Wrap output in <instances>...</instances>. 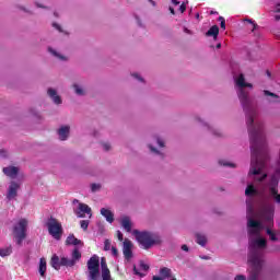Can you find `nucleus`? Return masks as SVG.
Segmentation results:
<instances>
[{"label":"nucleus","mask_w":280,"mask_h":280,"mask_svg":"<svg viewBox=\"0 0 280 280\" xmlns=\"http://www.w3.org/2000/svg\"><path fill=\"white\" fill-rule=\"evenodd\" d=\"M122 253L127 261L132 259V242H130L128 238H126L122 243Z\"/></svg>","instance_id":"obj_7"},{"label":"nucleus","mask_w":280,"mask_h":280,"mask_svg":"<svg viewBox=\"0 0 280 280\" xmlns=\"http://www.w3.org/2000/svg\"><path fill=\"white\" fill-rule=\"evenodd\" d=\"M133 272H135V275H137L138 277H145V273H141V272L139 271V269H137V267H133Z\"/></svg>","instance_id":"obj_33"},{"label":"nucleus","mask_w":280,"mask_h":280,"mask_svg":"<svg viewBox=\"0 0 280 280\" xmlns=\"http://www.w3.org/2000/svg\"><path fill=\"white\" fill-rule=\"evenodd\" d=\"M52 25H54V27H56V30H58L60 32V25H58V24H52Z\"/></svg>","instance_id":"obj_47"},{"label":"nucleus","mask_w":280,"mask_h":280,"mask_svg":"<svg viewBox=\"0 0 280 280\" xmlns=\"http://www.w3.org/2000/svg\"><path fill=\"white\" fill-rule=\"evenodd\" d=\"M59 139L61 141H67V138L69 137V126H63L58 130Z\"/></svg>","instance_id":"obj_17"},{"label":"nucleus","mask_w":280,"mask_h":280,"mask_svg":"<svg viewBox=\"0 0 280 280\" xmlns=\"http://www.w3.org/2000/svg\"><path fill=\"white\" fill-rule=\"evenodd\" d=\"M156 142H158V145H160V148H165V142H163L162 139L158 138Z\"/></svg>","instance_id":"obj_34"},{"label":"nucleus","mask_w":280,"mask_h":280,"mask_svg":"<svg viewBox=\"0 0 280 280\" xmlns=\"http://www.w3.org/2000/svg\"><path fill=\"white\" fill-rule=\"evenodd\" d=\"M117 237H118L119 242H124V234L121 233V231L117 232Z\"/></svg>","instance_id":"obj_35"},{"label":"nucleus","mask_w":280,"mask_h":280,"mask_svg":"<svg viewBox=\"0 0 280 280\" xmlns=\"http://www.w3.org/2000/svg\"><path fill=\"white\" fill-rule=\"evenodd\" d=\"M185 10H187V5H185V3H182L179 7V11L183 13L185 12Z\"/></svg>","instance_id":"obj_39"},{"label":"nucleus","mask_w":280,"mask_h":280,"mask_svg":"<svg viewBox=\"0 0 280 280\" xmlns=\"http://www.w3.org/2000/svg\"><path fill=\"white\" fill-rule=\"evenodd\" d=\"M182 250H185L187 253L189 250V247H187V245H183Z\"/></svg>","instance_id":"obj_41"},{"label":"nucleus","mask_w":280,"mask_h":280,"mask_svg":"<svg viewBox=\"0 0 280 280\" xmlns=\"http://www.w3.org/2000/svg\"><path fill=\"white\" fill-rule=\"evenodd\" d=\"M221 47H222V44L217 45V49H221Z\"/></svg>","instance_id":"obj_50"},{"label":"nucleus","mask_w":280,"mask_h":280,"mask_svg":"<svg viewBox=\"0 0 280 280\" xmlns=\"http://www.w3.org/2000/svg\"><path fill=\"white\" fill-rule=\"evenodd\" d=\"M74 91L77 95H84V90H82V88H80L78 84H74Z\"/></svg>","instance_id":"obj_27"},{"label":"nucleus","mask_w":280,"mask_h":280,"mask_svg":"<svg viewBox=\"0 0 280 280\" xmlns=\"http://www.w3.org/2000/svg\"><path fill=\"white\" fill-rule=\"evenodd\" d=\"M110 249V241L109 240H105L104 242V250H109Z\"/></svg>","instance_id":"obj_32"},{"label":"nucleus","mask_w":280,"mask_h":280,"mask_svg":"<svg viewBox=\"0 0 280 280\" xmlns=\"http://www.w3.org/2000/svg\"><path fill=\"white\" fill-rule=\"evenodd\" d=\"M220 165H224V167H235V164L230 162L220 161Z\"/></svg>","instance_id":"obj_31"},{"label":"nucleus","mask_w":280,"mask_h":280,"mask_svg":"<svg viewBox=\"0 0 280 280\" xmlns=\"http://www.w3.org/2000/svg\"><path fill=\"white\" fill-rule=\"evenodd\" d=\"M184 32H185V34H191V32L187 27H184Z\"/></svg>","instance_id":"obj_42"},{"label":"nucleus","mask_w":280,"mask_h":280,"mask_svg":"<svg viewBox=\"0 0 280 280\" xmlns=\"http://www.w3.org/2000/svg\"><path fill=\"white\" fill-rule=\"evenodd\" d=\"M201 259H209V256H200Z\"/></svg>","instance_id":"obj_49"},{"label":"nucleus","mask_w":280,"mask_h":280,"mask_svg":"<svg viewBox=\"0 0 280 280\" xmlns=\"http://www.w3.org/2000/svg\"><path fill=\"white\" fill-rule=\"evenodd\" d=\"M18 191H19V184H16V182H12L7 192L8 200H14V198L18 196Z\"/></svg>","instance_id":"obj_8"},{"label":"nucleus","mask_w":280,"mask_h":280,"mask_svg":"<svg viewBox=\"0 0 280 280\" xmlns=\"http://www.w3.org/2000/svg\"><path fill=\"white\" fill-rule=\"evenodd\" d=\"M132 235H135L137 242L144 248V250H148L149 248H152L155 244H161V236L159 233L154 232H139L138 230L132 231Z\"/></svg>","instance_id":"obj_1"},{"label":"nucleus","mask_w":280,"mask_h":280,"mask_svg":"<svg viewBox=\"0 0 280 280\" xmlns=\"http://www.w3.org/2000/svg\"><path fill=\"white\" fill-rule=\"evenodd\" d=\"M101 188H102V185H100V184H92L91 185V190L92 191H100Z\"/></svg>","instance_id":"obj_30"},{"label":"nucleus","mask_w":280,"mask_h":280,"mask_svg":"<svg viewBox=\"0 0 280 280\" xmlns=\"http://www.w3.org/2000/svg\"><path fill=\"white\" fill-rule=\"evenodd\" d=\"M73 205H78L74 208V213H75L77 218H86V215H89V218L93 217L91 207H89V205L82 203L78 199L73 200Z\"/></svg>","instance_id":"obj_5"},{"label":"nucleus","mask_w":280,"mask_h":280,"mask_svg":"<svg viewBox=\"0 0 280 280\" xmlns=\"http://www.w3.org/2000/svg\"><path fill=\"white\" fill-rule=\"evenodd\" d=\"M104 150H110V144H104Z\"/></svg>","instance_id":"obj_44"},{"label":"nucleus","mask_w":280,"mask_h":280,"mask_svg":"<svg viewBox=\"0 0 280 280\" xmlns=\"http://www.w3.org/2000/svg\"><path fill=\"white\" fill-rule=\"evenodd\" d=\"M50 266L55 268V270H60L61 266H67L62 264V257L59 258L58 255H54L50 260Z\"/></svg>","instance_id":"obj_12"},{"label":"nucleus","mask_w":280,"mask_h":280,"mask_svg":"<svg viewBox=\"0 0 280 280\" xmlns=\"http://www.w3.org/2000/svg\"><path fill=\"white\" fill-rule=\"evenodd\" d=\"M88 270H89V279L91 280L100 279V257L97 255H93L88 260Z\"/></svg>","instance_id":"obj_4"},{"label":"nucleus","mask_w":280,"mask_h":280,"mask_svg":"<svg viewBox=\"0 0 280 280\" xmlns=\"http://www.w3.org/2000/svg\"><path fill=\"white\" fill-rule=\"evenodd\" d=\"M140 270H142L143 272H148V270H150V266H148L145 262L141 261Z\"/></svg>","instance_id":"obj_29"},{"label":"nucleus","mask_w":280,"mask_h":280,"mask_svg":"<svg viewBox=\"0 0 280 280\" xmlns=\"http://www.w3.org/2000/svg\"><path fill=\"white\" fill-rule=\"evenodd\" d=\"M196 242L199 246H207V236L205 234H196Z\"/></svg>","instance_id":"obj_20"},{"label":"nucleus","mask_w":280,"mask_h":280,"mask_svg":"<svg viewBox=\"0 0 280 280\" xmlns=\"http://www.w3.org/2000/svg\"><path fill=\"white\" fill-rule=\"evenodd\" d=\"M172 1V3L174 4V5H178L180 2H178L177 0H171Z\"/></svg>","instance_id":"obj_43"},{"label":"nucleus","mask_w":280,"mask_h":280,"mask_svg":"<svg viewBox=\"0 0 280 280\" xmlns=\"http://www.w3.org/2000/svg\"><path fill=\"white\" fill-rule=\"evenodd\" d=\"M71 257V259L62 257L61 264H63V266H68L69 268L75 266V262L82 259V253H80V249H78V247L72 250Z\"/></svg>","instance_id":"obj_6"},{"label":"nucleus","mask_w":280,"mask_h":280,"mask_svg":"<svg viewBox=\"0 0 280 280\" xmlns=\"http://www.w3.org/2000/svg\"><path fill=\"white\" fill-rule=\"evenodd\" d=\"M46 226L49 235H51L54 240H60L62 237V224L58 220L55 218L48 219Z\"/></svg>","instance_id":"obj_3"},{"label":"nucleus","mask_w":280,"mask_h":280,"mask_svg":"<svg viewBox=\"0 0 280 280\" xmlns=\"http://www.w3.org/2000/svg\"><path fill=\"white\" fill-rule=\"evenodd\" d=\"M151 152H154V154H161V152H159V150H156L154 147L149 145Z\"/></svg>","instance_id":"obj_38"},{"label":"nucleus","mask_w":280,"mask_h":280,"mask_svg":"<svg viewBox=\"0 0 280 280\" xmlns=\"http://www.w3.org/2000/svg\"><path fill=\"white\" fill-rule=\"evenodd\" d=\"M112 254L114 255V257H117V249L115 247H112Z\"/></svg>","instance_id":"obj_40"},{"label":"nucleus","mask_w":280,"mask_h":280,"mask_svg":"<svg viewBox=\"0 0 280 280\" xmlns=\"http://www.w3.org/2000/svg\"><path fill=\"white\" fill-rule=\"evenodd\" d=\"M2 172L5 176H9V178H15L16 176H19V167L16 166L3 167Z\"/></svg>","instance_id":"obj_9"},{"label":"nucleus","mask_w":280,"mask_h":280,"mask_svg":"<svg viewBox=\"0 0 280 280\" xmlns=\"http://www.w3.org/2000/svg\"><path fill=\"white\" fill-rule=\"evenodd\" d=\"M66 244L69 246H82V241L75 238V235L70 234L66 240Z\"/></svg>","instance_id":"obj_15"},{"label":"nucleus","mask_w":280,"mask_h":280,"mask_svg":"<svg viewBox=\"0 0 280 280\" xmlns=\"http://www.w3.org/2000/svg\"><path fill=\"white\" fill-rule=\"evenodd\" d=\"M120 224L127 233H130L132 231V221H130L129 217H122Z\"/></svg>","instance_id":"obj_11"},{"label":"nucleus","mask_w":280,"mask_h":280,"mask_svg":"<svg viewBox=\"0 0 280 280\" xmlns=\"http://www.w3.org/2000/svg\"><path fill=\"white\" fill-rule=\"evenodd\" d=\"M267 75H268V78H270V71H267Z\"/></svg>","instance_id":"obj_52"},{"label":"nucleus","mask_w":280,"mask_h":280,"mask_svg":"<svg viewBox=\"0 0 280 280\" xmlns=\"http://www.w3.org/2000/svg\"><path fill=\"white\" fill-rule=\"evenodd\" d=\"M101 215H103V218H105L110 224L115 222V214L109 209L102 208Z\"/></svg>","instance_id":"obj_10"},{"label":"nucleus","mask_w":280,"mask_h":280,"mask_svg":"<svg viewBox=\"0 0 280 280\" xmlns=\"http://www.w3.org/2000/svg\"><path fill=\"white\" fill-rule=\"evenodd\" d=\"M11 253H12V246L0 248V257H10Z\"/></svg>","instance_id":"obj_22"},{"label":"nucleus","mask_w":280,"mask_h":280,"mask_svg":"<svg viewBox=\"0 0 280 280\" xmlns=\"http://www.w3.org/2000/svg\"><path fill=\"white\" fill-rule=\"evenodd\" d=\"M220 34V27L218 25H213L210 30L206 33V36L212 37L213 40H218V35Z\"/></svg>","instance_id":"obj_14"},{"label":"nucleus","mask_w":280,"mask_h":280,"mask_svg":"<svg viewBox=\"0 0 280 280\" xmlns=\"http://www.w3.org/2000/svg\"><path fill=\"white\" fill-rule=\"evenodd\" d=\"M132 77L136 78V80H139V82H143V78H141V75L138 73H133Z\"/></svg>","instance_id":"obj_37"},{"label":"nucleus","mask_w":280,"mask_h":280,"mask_svg":"<svg viewBox=\"0 0 280 280\" xmlns=\"http://www.w3.org/2000/svg\"><path fill=\"white\" fill-rule=\"evenodd\" d=\"M37 5V8H45V5H43V4H36Z\"/></svg>","instance_id":"obj_51"},{"label":"nucleus","mask_w":280,"mask_h":280,"mask_svg":"<svg viewBox=\"0 0 280 280\" xmlns=\"http://www.w3.org/2000/svg\"><path fill=\"white\" fill-rule=\"evenodd\" d=\"M171 280H176L175 278L171 279Z\"/></svg>","instance_id":"obj_55"},{"label":"nucleus","mask_w":280,"mask_h":280,"mask_svg":"<svg viewBox=\"0 0 280 280\" xmlns=\"http://www.w3.org/2000/svg\"><path fill=\"white\" fill-rule=\"evenodd\" d=\"M160 275H161V277H163V279H167L172 275V269H170L167 267H163L160 269Z\"/></svg>","instance_id":"obj_21"},{"label":"nucleus","mask_w":280,"mask_h":280,"mask_svg":"<svg viewBox=\"0 0 280 280\" xmlns=\"http://www.w3.org/2000/svg\"><path fill=\"white\" fill-rule=\"evenodd\" d=\"M273 12H275V20L276 21H280V3L276 4L273 8Z\"/></svg>","instance_id":"obj_24"},{"label":"nucleus","mask_w":280,"mask_h":280,"mask_svg":"<svg viewBox=\"0 0 280 280\" xmlns=\"http://www.w3.org/2000/svg\"><path fill=\"white\" fill-rule=\"evenodd\" d=\"M278 205H280V201H276Z\"/></svg>","instance_id":"obj_54"},{"label":"nucleus","mask_w":280,"mask_h":280,"mask_svg":"<svg viewBox=\"0 0 280 280\" xmlns=\"http://www.w3.org/2000/svg\"><path fill=\"white\" fill-rule=\"evenodd\" d=\"M153 280H163V278L159 277V276H154Z\"/></svg>","instance_id":"obj_46"},{"label":"nucleus","mask_w":280,"mask_h":280,"mask_svg":"<svg viewBox=\"0 0 280 280\" xmlns=\"http://www.w3.org/2000/svg\"><path fill=\"white\" fill-rule=\"evenodd\" d=\"M101 268H102V279L110 280V270L106 266V261H104V259H102Z\"/></svg>","instance_id":"obj_13"},{"label":"nucleus","mask_w":280,"mask_h":280,"mask_svg":"<svg viewBox=\"0 0 280 280\" xmlns=\"http://www.w3.org/2000/svg\"><path fill=\"white\" fill-rule=\"evenodd\" d=\"M48 95L51 97L55 104H62V100L58 96V93L54 89H48Z\"/></svg>","instance_id":"obj_16"},{"label":"nucleus","mask_w":280,"mask_h":280,"mask_svg":"<svg viewBox=\"0 0 280 280\" xmlns=\"http://www.w3.org/2000/svg\"><path fill=\"white\" fill-rule=\"evenodd\" d=\"M196 16H197V19H198V18L200 16V14L197 13Z\"/></svg>","instance_id":"obj_53"},{"label":"nucleus","mask_w":280,"mask_h":280,"mask_svg":"<svg viewBox=\"0 0 280 280\" xmlns=\"http://www.w3.org/2000/svg\"><path fill=\"white\" fill-rule=\"evenodd\" d=\"M30 221L27 219H20L13 225V237L18 246H23V241L27 237V226Z\"/></svg>","instance_id":"obj_2"},{"label":"nucleus","mask_w":280,"mask_h":280,"mask_svg":"<svg viewBox=\"0 0 280 280\" xmlns=\"http://www.w3.org/2000/svg\"><path fill=\"white\" fill-rule=\"evenodd\" d=\"M234 280H246V276L237 275V276H235Z\"/></svg>","instance_id":"obj_36"},{"label":"nucleus","mask_w":280,"mask_h":280,"mask_svg":"<svg viewBox=\"0 0 280 280\" xmlns=\"http://www.w3.org/2000/svg\"><path fill=\"white\" fill-rule=\"evenodd\" d=\"M264 95H266L267 97H270V98H268L269 102L279 103V95H277L268 90L264 91Z\"/></svg>","instance_id":"obj_19"},{"label":"nucleus","mask_w":280,"mask_h":280,"mask_svg":"<svg viewBox=\"0 0 280 280\" xmlns=\"http://www.w3.org/2000/svg\"><path fill=\"white\" fill-rule=\"evenodd\" d=\"M245 23H247V30H250L252 32L257 30V24L253 20H245Z\"/></svg>","instance_id":"obj_23"},{"label":"nucleus","mask_w":280,"mask_h":280,"mask_svg":"<svg viewBox=\"0 0 280 280\" xmlns=\"http://www.w3.org/2000/svg\"><path fill=\"white\" fill-rule=\"evenodd\" d=\"M48 51L55 56V58H59V60H66L65 56L58 54L56 50L51 49V48H48Z\"/></svg>","instance_id":"obj_25"},{"label":"nucleus","mask_w":280,"mask_h":280,"mask_svg":"<svg viewBox=\"0 0 280 280\" xmlns=\"http://www.w3.org/2000/svg\"><path fill=\"white\" fill-rule=\"evenodd\" d=\"M153 7L156 5V2L154 0H148Z\"/></svg>","instance_id":"obj_48"},{"label":"nucleus","mask_w":280,"mask_h":280,"mask_svg":"<svg viewBox=\"0 0 280 280\" xmlns=\"http://www.w3.org/2000/svg\"><path fill=\"white\" fill-rule=\"evenodd\" d=\"M170 12L171 14H176V12L174 11V8L170 7Z\"/></svg>","instance_id":"obj_45"},{"label":"nucleus","mask_w":280,"mask_h":280,"mask_svg":"<svg viewBox=\"0 0 280 280\" xmlns=\"http://www.w3.org/2000/svg\"><path fill=\"white\" fill-rule=\"evenodd\" d=\"M80 226L83 231H86V229H89V220H81Z\"/></svg>","instance_id":"obj_26"},{"label":"nucleus","mask_w":280,"mask_h":280,"mask_svg":"<svg viewBox=\"0 0 280 280\" xmlns=\"http://www.w3.org/2000/svg\"><path fill=\"white\" fill-rule=\"evenodd\" d=\"M39 275L40 277H45V273L47 272V260L45 258L39 259Z\"/></svg>","instance_id":"obj_18"},{"label":"nucleus","mask_w":280,"mask_h":280,"mask_svg":"<svg viewBox=\"0 0 280 280\" xmlns=\"http://www.w3.org/2000/svg\"><path fill=\"white\" fill-rule=\"evenodd\" d=\"M219 21L221 23V30H226V20L224 16H219Z\"/></svg>","instance_id":"obj_28"}]
</instances>
